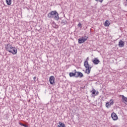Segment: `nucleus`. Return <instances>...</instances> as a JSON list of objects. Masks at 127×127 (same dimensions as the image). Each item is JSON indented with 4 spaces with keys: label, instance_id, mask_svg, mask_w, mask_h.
I'll list each match as a JSON object with an SVG mask.
<instances>
[{
    "label": "nucleus",
    "instance_id": "f257e3e1",
    "mask_svg": "<svg viewBox=\"0 0 127 127\" xmlns=\"http://www.w3.org/2000/svg\"><path fill=\"white\" fill-rule=\"evenodd\" d=\"M49 18H53L55 20H59V14L57 11H52L48 14Z\"/></svg>",
    "mask_w": 127,
    "mask_h": 127
},
{
    "label": "nucleus",
    "instance_id": "f03ea898",
    "mask_svg": "<svg viewBox=\"0 0 127 127\" xmlns=\"http://www.w3.org/2000/svg\"><path fill=\"white\" fill-rule=\"evenodd\" d=\"M5 48L7 51H8L9 53H12L13 55L17 53V49H16L15 47H12V46L9 44L7 45Z\"/></svg>",
    "mask_w": 127,
    "mask_h": 127
},
{
    "label": "nucleus",
    "instance_id": "7ed1b4c3",
    "mask_svg": "<svg viewBox=\"0 0 127 127\" xmlns=\"http://www.w3.org/2000/svg\"><path fill=\"white\" fill-rule=\"evenodd\" d=\"M84 65L85 68H86L85 73H86V74H90L91 72V69H92V66H90V64H89V63L87 61L84 62Z\"/></svg>",
    "mask_w": 127,
    "mask_h": 127
},
{
    "label": "nucleus",
    "instance_id": "20e7f679",
    "mask_svg": "<svg viewBox=\"0 0 127 127\" xmlns=\"http://www.w3.org/2000/svg\"><path fill=\"white\" fill-rule=\"evenodd\" d=\"M79 76H80V72H75V73H69L70 77H75L76 78H77V77H79Z\"/></svg>",
    "mask_w": 127,
    "mask_h": 127
},
{
    "label": "nucleus",
    "instance_id": "39448f33",
    "mask_svg": "<svg viewBox=\"0 0 127 127\" xmlns=\"http://www.w3.org/2000/svg\"><path fill=\"white\" fill-rule=\"evenodd\" d=\"M114 105V100H110V102L106 103V108H111V106Z\"/></svg>",
    "mask_w": 127,
    "mask_h": 127
},
{
    "label": "nucleus",
    "instance_id": "423d86ee",
    "mask_svg": "<svg viewBox=\"0 0 127 127\" xmlns=\"http://www.w3.org/2000/svg\"><path fill=\"white\" fill-rule=\"evenodd\" d=\"M55 80V78L53 76H51L50 77L49 81L51 85H53L55 82L54 81Z\"/></svg>",
    "mask_w": 127,
    "mask_h": 127
},
{
    "label": "nucleus",
    "instance_id": "0eeeda50",
    "mask_svg": "<svg viewBox=\"0 0 127 127\" xmlns=\"http://www.w3.org/2000/svg\"><path fill=\"white\" fill-rule=\"evenodd\" d=\"M88 39V37L85 36L82 37L80 39V43H84Z\"/></svg>",
    "mask_w": 127,
    "mask_h": 127
},
{
    "label": "nucleus",
    "instance_id": "6e6552de",
    "mask_svg": "<svg viewBox=\"0 0 127 127\" xmlns=\"http://www.w3.org/2000/svg\"><path fill=\"white\" fill-rule=\"evenodd\" d=\"M92 62H93V64H94L95 65H98V64H99V63H100V60H99V59H98V58H95L93 59V60L92 61Z\"/></svg>",
    "mask_w": 127,
    "mask_h": 127
},
{
    "label": "nucleus",
    "instance_id": "1a4fd4ad",
    "mask_svg": "<svg viewBox=\"0 0 127 127\" xmlns=\"http://www.w3.org/2000/svg\"><path fill=\"white\" fill-rule=\"evenodd\" d=\"M111 117L114 121H117V120H118V116L115 113H112Z\"/></svg>",
    "mask_w": 127,
    "mask_h": 127
},
{
    "label": "nucleus",
    "instance_id": "9d476101",
    "mask_svg": "<svg viewBox=\"0 0 127 127\" xmlns=\"http://www.w3.org/2000/svg\"><path fill=\"white\" fill-rule=\"evenodd\" d=\"M122 102L126 104V105H127V97H126L125 96L122 95Z\"/></svg>",
    "mask_w": 127,
    "mask_h": 127
},
{
    "label": "nucleus",
    "instance_id": "9b49d317",
    "mask_svg": "<svg viewBox=\"0 0 127 127\" xmlns=\"http://www.w3.org/2000/svg\"><path fill=\"white\" fill-rule=\"evenodd\" d=\"M119 47H124V46H125V42L121 40L119 42Z\"/></svg>",
    "mask_w": 127,
    "mask_h": 127
},
{
    "label": "nucleus",
    "instance_id": "f8f14e48",
    "mask_svg": "<svg viewBox=\"0 0 127 127\" xmlns=\"http://www.w3.org/2000/svg\"><path fill=\"white\" fill-rule=\"evenodd\" d=\"M91 93L92 94V95H94V96H98L99 94V92L98 91H96V90L94 89L91 91Z\"/></svg>",
    "mask_w": 127,
    "mask_h": 127
},
{
    "label": "nucleus",
    "instance_id": "ddd939ff",
    "mask_svg": "<svg viewBox=\"0 0 127 127\" xmlns=\"http://www.w3.org/2000/svg\"><path fill=\"white\" fill-rule=\"evenodd\" d=\"M58 127H66V126H65V124L62 123V122H60Z\"/></svg>",
    "mask_w": 127,
    "mask_h": 127
},
{
    "label": "nucleus",
    "instance_id": "4468645a",
    "mask_svg": "<svg viewBox=\"0 0 127 127\" xmlns=\"http://www.w3.org/2000/svg\"><path fill=\"white\" fill-rule=\"evenodd\" d=\"M61 24L62 25H65V24H67V20L64 19L62 20Z\"/></svg>",
    "mask_w": 127,
    "mask_h": 127
},
{
    "label": "nucleus",
    "instance_id": "2eb2a0df",
    "mask_svg": "<svg viewBox=\"0 0 127 127\" xmlns=\"http://www.w3.org/2000/svg\"><path fill=\"white\" fill-rule=\"evenodd\" d=\"M110 24V22L109 21V20H106L105 22V24H104L105 26H109Z\"/></svg>",
    "mask_w": 127,
    "mask_h": 127
},
{
    "label": "nucleus",
    "instance_id": "dca6fc26",
    "mask_svg": "<svg viewBox=\"0 0 127 127\" xmlns=\"http://www.w3.org/2000/svg\"><path fill=\"white\" fill-rule=\"evenodd\" d=\"M6 2L7 5H10L11 4V0H6Z\"/></svg>",
    "mask_w": 127,
    "mask_h": 127
},
{
    "label": "nucleus",
    "instance_id": "f3484780",
    "mask_svg": "<svg viewBox=\"0 0 127 127\" xmlns=\"http://www.w3.org/2000/svg\"><path fill=\"white\" fill-rule=\"evenodd\" d=\"M19 125H20V126H22V127H28V126H27V125H25V124H22V123H19Z\"/></svg>",
    "mask_w": 127,
    "mask_h": 127
},
{
    "label": "nucleus",
    "instance_id": "a211bd4d",
    "mask_svg": "<svg viewBox=\"0 0 127 127\" xmlns=\"http://www.w3.org/2000/svg\"><path fill=\"white\" fill-rule=\"evenodd\" d=\"M96 1H99V2H103L104 1V0H95Z\"/></svg>",
    "mask_w": 127,
    "mask_h": 127
},
{
    "label": "nucleus",
    "instance_id": "6ab92c4d",
    "mask_svg": "<svg viewBox=\"0 0 127 127\" xmlns=\"http://www.w3.org/2000/svg\"><path fill=\"white\" fill-rule=\"evenodd\" d=\"M83 76H84L83 75V73H82L81 72H80V77L81 78V77H83Z\"/></svg>",
    "mask_w": 127,
    "mask_h": 127
},
{
    "label": "nucleus",
    "instance_id": "aec40b11",
    "mask_svg": "<svg viewBox=\"0 0 127 127\" xmlns=\"http://www.w3.org/2000/svg\"><path fill=\"white\" fill-rule=\"evenodd\" d=\"M126 3L125 4V6H127V0H126Z\"/></svg>",
    "mask_w": 127,
    "mask_h": 127
},
{
    "label": "nucleus",
    "instance_id": "412c9836",
    "mask_svg": "<svg viewBox=\"0 0 127 127\" xmlns=\"http://www.w3.org/2000/svg\"><path fill=\"white\" fill-rule=\"evenodd\" d=\"M78 27H80V22L78 23Z\"/></svg>",
    "mask_w": 127,
    "mask_h": 127
},
{
    "label": "nucleus",
    "instance_id": "4be33fe9",
    "mask_svg": "<svg viewBox=\"0 0 127 127\" xmlns=\"http://www.w3.org/2000/svg\"><path fill=\"white\" fill-rule=\"evenodd\" d=\"M78 43H80V39H78Z\"/></svg>",
    "mask_w": 127,
    "mask_h": 127
},
{
    "label": "nucleus",
    "instance_id": "5701e85b",
    "mask_svg": "<svg viewBox=\"0 0 127 127\" xmlns=\"http://www.w3.org/2000/svg\"><path fill=\"white\" fill-rule=\"evenodd\" d=\"M33 79H34V80H35V79H36V77H34L33 78Z\"/></svg>",
    "mask_w": 127,
    "mask_h": 127
},
{
    "label": "nucleus",
    "instance_id": "b1692460",
    "mask_svg": "<svg viewBox=\"0 0 127 127\" xmlns=\"http://www.w3.org/2000/svg\"><path fill=\"white\" fill-rule=\"evenodd\" d=\"M82 25L80 24V27H81Z\"/></svg>",
    "mask_w": 127,
    "mask_h": 127
},
{
    "label": "nucleus",
    "instance_id": "393cba45",
    "mask_svg": "<svg viewBox=\"0 0 127 127\" xmlns=\"http://www.w3.org/2000/svg\"><path fill=\"white\" fill-rule=\"evenodd\" d=\"M88 59H89V57H88V58H87L86 60H88Z\"/></svg>",
    "mask_w": 127,
    "mask_h": 127
},
{
    "label": "nucleus",
    "instance_id": "a878e982",
    "mask_svg": "<svg viewBox=\"0 0 127 127\" xmlns=\"http://www.w3.org/2000/svg\"><path fill=\"white\" fill-rule=\"evenodd\" d=\"M11 51H13V49H11Z\"/></svg>",
    "mask_w": 127,
    "mask_h": 127
}]
</instances>
